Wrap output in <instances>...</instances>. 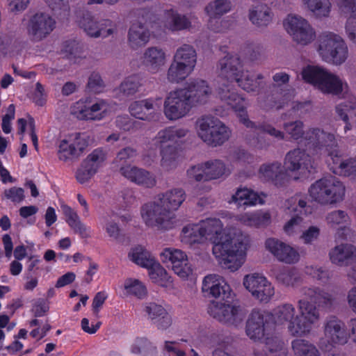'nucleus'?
Here are the masks:
<instances>
[{"label": "nucleus", "instance_id": "f704fd0d", "mask_svg": "<svg viewBox=\"0 0 356 356\" xmlns=\"http://www.w3.org/2000/svg\"><path fill=\"white\" fill-rule=\"evenodd\" d=\"M65 219L69 227L76 234L81 238H89L91 236L90 228L87 227L80 219L77 212L65 203L60 204Z\"/></svg>", "mask_w": 356, "mask_h": 356}, {"label": "nucleus", "instance_id": "ddd939ff", "mask_svg": "<svg viewBox=\"0 0 356 356\" xmlns=\"http://www.w3.org/2000/svg\"><path fill=\"white\" fill-rule=\"evenodd\" d=\"M186 92L181 88L169 92L163 102V113L170 121L186 117L193 108Z\"/></svg>", "mask_w": 356, "mask_h": 356}, {"label": "nucleus", "instance_id": "774afa93", "mask_svg": "<svg viewBox=\"0 0 356 356\" xmlns=\"http://www.w3.org/2000/svg\"><path fill=\"white\" fill-rule=\"evenodd\" d=\"M144 311L147 318L153 323L167 311L163 307L154 302H149L145 305Z\"/></svg>", "mask_w": 356, "mask_h": 356}, {"label": "nucleus", "instance_id": "dca6fc26", "mask_svg": "<svg viewBox=\"0 0 356 356\" xmlns=\"http://www.w3.org/2000/svg\"><path fill=\"white\" fill-rule=\"evenodd\" d=\"M243 285L252 297L260 302H268L275 295L273 284L261 273H252L245 275Z\"/></svg>", "mask_w": 356, "mask_h": 356}, {"label": "nucleus", "instance_id": "bb28decb", "mask_svg": "<svg viewBox=\"0 0 356 356\" xmlns=\"http://www.w3.org/2000/svg\"><path fill=\"white\" fill-rule=\"evenodd\" d=\"M186 92L187 97L193 106L206 103L212 95V88L209 83L202 79L191 80L181 88Z\"/></svg>", "mask_w": 356, "mask_h": 356}, {"label": "nucleus", "instance_id": "4c0bfd02", "mask_svg": "<svg viewBox=\"0 0 356 356\" xmlns=\"http://www.w3.org/2000/svg\"><path fill=\"white\" fill-rule=\"evenodd\" d=\"M272 215L269 211L258 210L245 213L238 217V220L244 225L261 228L266 227L271 223Z\"/></svg>", "mask_w": 356, "mask_h": 356}, {"label": "nucleus", "instance_id": "e2e57ef3", "mask_svg": "<svg viewBox=\"0 0 356 356\" xmlns=\"http://www.w3.org/2000/svg\"><path fill=\"white\" fill-rule=\"evenodd\" d=\"M227 161L232 165L243 166L246 163H250L253 161L252 156L243 149H236L229 154Z\"/></svg>", "mask_w": 356, "mask_h": 356}, {"label": "nucleus", "instance_id": "338daca9", "mask_svg": "<svg viewBox=\"0 0 356 356\" xmlns=\"http://www.w3.org/2000/svg\"><path fill=\"white\" fill-rule=\"evenodd\" d=\"M187 177L191 180L196 181H208L206 176L205 163L191 166L187 170Z\"/></svg>", "mask_w": 356, "mask_h": 356}, {"label": "nucleus", "instance_id": "13d9d810", "mask_svg": "<svg viewBox=\"0 0 356 356\" xmlns=\"http://www.w3.org/2000/svg\"><path fill=\"white\" fill-rule=\"evenodd\" d=\"M291 348L294 356H309L318 351L314 344L302 339L293 340L291 342Z\"/></svg>", "mask_w": 356, "mask_h": 356}, {"label": "nucleus", "instance_id": "c9c22d12", "mask_svg": "<svg viewBox=\"0 0 356 356\" xmlns=\"http://www.w3.org/2000/svg\"><path fill=\"white\" fill-rule=\"evenodd\" d=\"M329 254L332 263L339 266H348L356 262V248L351 245H337Z\"/></svg>", "mask_w": 356, "mask_h": 356}, {"label": "nucleus", "instance_id": "4d7b16f0", "mask_svg": "<svg viewBox=\"0 0 356 356\" xmlns=\"http://www.w3.org/2000/svg\"><path fill=\"white\" fill-rule=\"evenodd\" d=\"M68 139L77 157H80L89 145L90 137L86 134L76 133L68 136Z\"/></svg>", "mask_w": 356, "mask_h": 356}, {"label": "nucleus", "instance_id": "79ce46f5", "mask_svg": "<svg viewBox=\"0 0 356 356\" xmlns=\"http://www.w3.org/2000/svg\"><path fill=\"white\" fill-rule=\"evenodd\" d=\"M296 315V309L291 304L280 305L270 314L275 324L280 325H286L289 332L291 323L295 321Z\"/></svg>", "mask_w": 356, "mask_h": 356}, {"label": "nucleus", "instance_id": "2eb2a0df", "mask_svg": "<svg viewBox=\"0 0 356 356\" xmlns=\"http://www.w3.org/2000/svg\"><path fill=\"white\" fill-rule=\"evenodd\" d=\"M284 167L295 180L307 177L314 168V162L304 149L296 148L285 156Z\"/></svg>", "mask_w": 356, "mask_h": 356}, {"label": "nucleus", "instance_id": "4be33fe9", "mask_svg": "<svg viewBox=\"0 0 356 356\" xmlns=\"http://www.w3.org/2000/svg\"><path fill=\"white\" fill-rule=\"evenodd\" d=\"M196 20L193 15H182L173 9L167 10L162 17L161 31L174 33L191 29L193 27V23H195Z\"/></svg>", "mask_w": 356, "mask_h": 356}, {"label": "nucleus", "instance_id": "09e8293b", "mask_svg": "<svg viewBox=\"0 0 356 356\" xmlns=\"http://www.w3.org/2000/svg\"><path fill=\"white\" fill-rule=\"evenodd\" d=\"M282 173V164L276 161L261 165L259 168L258 175L259 179L264 181H273L277 184L279 177Z\"/></svg>", "mask_w": 356, "mask_h": 356}, {"label": "nucleus", "instance_id": "7c9ffc66", "mask_svg": "<svg viewBox=\"0 0 356 356\" xmlns=\"http://www.w3.org/2000/svg\"><path fill=\"white\" fill-rule=\"evenodd\" d=\"M155 197L170 214H175L186 200V194L182 188H175L160 193Z\"/></svg>", "mask_w": 356, "mask_h": 356}, {"label": "nucleus", "instance_id": "5701e85b", "mask_svg": "<svg viewBox=\"0 0 356 356\" xmlns=\"http://www.w3.org/2000/svg\"><path fill=\"white\" fill-rule=\"evenodd\" d=\"M80 27L92 38H106L117 33V26L108 19L97 21L93 17L84 15L79 21Z\"/></svg>", "mask_w": 356, "mask_h": 356}, {"label": "nucleus", "instance_id": "423d86ee", "mask_svg": "<svg viewBox=\"0 0 356 356\" xmlns=\"http://www.w3.org/2000/svg\"><path fill=\"white\" fill-rule=\"evenodd\" d=\"M308 192L310 197L320 204H334L343 200L346 186L339 179L330 175L314 181Z\"/></svg>", "mask_w": 356, "mask_h": 356}, {"label": "nucleus", "instance_id": "f3484780", "mask_svg": "<svg viewBox=\"0 0 356 356\" xmlns=\"http://www.w3.org/2000/svg\"><path fill=\"white\" fill-rule=\"evenodd\" d=\"M220 99L229 106L237 115L240 122L247 128L253 129L255 124L250 120L247 113L248 103L245 99L232 90L228 85L222 84L218 89Z\"/></svg>", "mask_w": 356, "mask_h": 356}, {"label": "nucleus", "instance_id": "0e129e2a", "mask_svg": "<svg viewBox=\"0 0 356 356\" xmlns=\"http://www.w3.org/2000/svg\"><path fill=\"white\" fill-rule=\"evenodd\" d=\"M1 198L14 204H19L25 198L24 191L22 188L13 186L3 191Z\"/></svg>", "mask_w": 356, "mask_h": 356}, {"label": "nucleus", "instance_id": "ea45409f", "mask_svg": "<svg viewBox=\"0 0 356 356\" xmlns=\"http://www.w3.org/2000/svg\"><path fill=\"white\" fill-rule=\"evenodd\" d=\"M150 33L145 24L136 22L131 25L128 34V42L131 48L136 49L145 46L149 40Z\"/></svg>", "mask_w": 356, "mask_h": 356}, {"label": "nucleus", "instance_id": "39448f33", "mask_svg": "<svg viewBox=\"0 0 356 356\" xmlns=\"http://www.w3.org/2000/svg\"><path fill=\"white\" fill-rule=\"evenodd\" d=\"M316 50L322 60L341 65L349 57L348 47L344 39L332 31H323L317 37Z\"/></svg>", "mask_w": 356, "mask_h": 356}, {"label": "nucleus", "instance_id": "c03bdc74", "mask_svg": "<svg viewBox=\"0 0 356 356\" xmlns=\"http://www.w3.org/2000/svg\"><path fill=\"white\" fill-rule=\"evenodd\" d=\"M305 8L317 19L330 17L332 3L330 0H301Z\"/></svg>", "mask_w": 356, "mask_h": 356}, {"label": "nucleus", "instance_id": "393cba45", "mask_svg": "<svg viewBox=\"0 0 356 356\" xmlns=\"http://www.w3.org/2000/svg\"><path fill=\"white\" fill-rule=\"evenodd\" d=\"M119 171L122 177L138 186L151 188L156 184L155 175L144 168L126 164L122 165Z\"/></svg>", "mask_w": 356, "mask_h": 356}, {"label": "nucleus", "instance_id": "c85d7f7f", "mask_svg": "<svg viewBox=\"0 0 356 356\" xmlns=\"http://www.w3.org/2000/svg\"><path fill=\"white\" fill-rule=\"evenodd\" d=\"M189 130L184 127L171 126L160 130L154 142L155 145H180L188 135Z\"/></svg>", "mask_w": 356, "mask_h": 356}, {"label": "nucleus", "instance_id": "0eeeda50", "mask_svg": "<svg viewBox=\"0 0 356 356\" xmlns=\"http://www.w3.org/2000/svg\"><path fill=\"white\" fill-rule=\"evenodd\" d=\"M197 55L195 48L187 44L177 49L172 61L167 71L166 78L170 83L183 81L194 71Z\"/></svg>", "mask_w": 356, "mask_h": 356}, {"label": "nucleus", "instance_id": "603ef678", "mask_svg": "<svg viewBox=\"0 0 356 356\" xmlns=\"http://www.w3.org/2000/svg\"><path fill=\"white\" fill-rule=\"evenodd\" d=\"M125 294L134 296L141 299L147 295V289L145 284L137 279L127 278L123 284Z\"/></svg>", "mask_w": 356, "mask_h": 356}, {"label": "nucleus", "instance_id": "5fc2aeb1", "mask_svg": "<svg viewBox=\"0 0 356 356\" xmlns=\"http://www.w3.org/2000/svg\"><path fill=\"white\" fill-rule=\"evenodd\" d=\"M264 343L269 356H286L287 350L284 343L277 337H266Z\"/></svg>", "mask_w": 356, "mask_h": 356}, {"label": "nucleus", "instance_id": "6e6552de", "mask_svg": "<svg viewBox=\"0 0 356 356\" xmlns=\"http://www.w3.org/2000/svg\"><path fill=\"white\" fill-rule=\"evenodd\" d=\"M197 136L207 145L212 147L222 145L232 136L231 129L218 118L203 115L196 121Z\"/></svg>", "mask_w": 356, "mask_h": 356}, {"label": "nucleus", "instance_id": "f03ea898", "mask_svg": "<svg viewBox=\"0 0 356 356\" xmlns=\"http://www.w3.org/2000/svg\"><path fill=\"white\" fill-rule=\"evenodd\" d=\"M303 297L298 300V314L291 323L289 334L293 337H305L309 334L313 327L318 323L321 314L316 306L328 307L334 300L333 295L318 288H305Z\"/></svg>", "mask_w": 356, "mask_h": 356}, {"label": "nucleus", "instance_id": "a18cd8bd", "mask_svg": "<svg viewBox=\"0 0 356 356\" xmlns=\"http://www.w3.org/2000/svg\"><path fill=\"white\" fill-rule=\"evenodd\" d=\"M327 69L316 65H307L301 70V78L307 83L312 85L314 88L318 89L322 79L326 73Z\"/></svg>", "mask_w": 356, "mask_h": 356}, {"label": "nucleus", "instance_id": "9b49d317", "mask_svg": "<svg viewBox=\"0 0 356 356\" xmlns=\"http://www.w3.org/2000/svg\"><path fill=\"white\" fill-rule=\"evenodd\" d=\"M323 336L319 339L318 346L325 352L331 351L336 346H343L348 342V334L345 323L332 316L323 323Z\"/></svg>", "mask_w": 356, "mask_h": 356}, {"label": "nucleus", "instance_id": "c756f323", "mask_svg": "<svg viewBox=\"0 0 356 356\" xmlns=\"http://www.w3.org/2000/svg\"><path fill=\"white\" fill-rule=\"evenodd\" d=\"M160 98L145 99L131 102L129 106V112L133 117L145 121L152 118V113L159 108Z\"/></svg>", "mask_w": 356, "mask_h": 356}, {"label": "nucleus", "instance_id": "cd10ccee", "mask_svg": "<svg viewBox=\"0 0 356 356\" xmlns=\"http://www.w3.org/2000/svg\"><path fill=\"white\" fill-rule=\"evenodd\" d=\"M142 63L150 74H154L160 72L167 63L165 51L157 47L147 48L142 56Z\"/></svg>", "mask_w": 356, "mask_h": 356}, {"label": "nucleus", "instance_id": "6ab92c4d", "mask_svg": "<svg viewBox=\"0 0 356 356\" xmlns=\"http://www.w3.org/2000/svg\"><path fill=\"white\" fill-rule=\"evenodd\" d=\"M111 106L104 99L80 100L72 107L71 113L76 118L85 120H101L111 111Z\"/></svg>", "mask_w": 356, "mask_h": 356}, {"label": "nucleus", "instance_id": "b1692460", "mask_svg": "<svg viewBox=\"0 0 356 356\" xmlns=\"http://www.w3.org/2000/svg\"><path fill=\"white\" fill-rule=\"evenodd\" d=\"M201 290L204 296L214 298H229L233 292L226 280L216 273L209 274L203 278Z\"/></svg>", "mask_w": 356, "mask_h": 356}, {"label": "nucleus", "instance_id": "473e14b6", "mask_svg": "<svg viewBox=\"0 0 356 356\" xmlns=\"http://www.w3.org/2000/svg\"><path fill=\"white\" fill-rule=\"evenodd\" d=\"M337 6L340 12L348 15L345 25V31L348 40L356 44V0H339Z\"/></svg>", "mask_w": 356, "mask_h": 356}, {"label": "nucleus", "instance_id": "412c9836", "mask_svg": "<svg viewBox=\"0 0 356 356\" xmlns=\"http://www.w3.org/2000/svg\"><path fill=\"white\" fill-rule=\"evenodd\" d=\"M264 247L277 261L286 264H295L300 259L298 250L289 243L275 238H268Z\"/></svg>", "mask_w": 356, "mask_h": 356}, {"label": "nucleus", "instance_id": "a19ab883", "mask_svg": "<svg viewBox=\"0 0 356 356\" xmlns=\"http://www.w3.org/2000/svg\"><path fill=\"white\" fill-rule=\"evenodd\" d=\"M248 17L250 22L257 27L267 26L272 21L271 9L264 3L252 6L249 10Z\"/></svg>", "mask_w": 356, "mask_h": 356}, {"label": "nucleus", "instance_id": "9d476101", "mask_svg": "<svg viewBox=\"0 0 356 356\" xmlns=\"http://www.w3.org/2000/svg\"><path fill=\"white\" fill-rule=\"evenodd\" d=\"M285 209L292 214L283 227V230L288 236H295L302 232L304 217L311 213V208L307 204L306 197L296 194L289 198L284 203Z\"/></svg>", "mask_w": 356, "mask_h": 356}, {"label": "nucleus", "instance_id": "69168bd1", "mask_svg": "<svg viewBox=\"0 0 356 356\" xmlns=\"http://www.w3.org/2000/svg\"><path fill=\"white\" fill-rule=\"evenodd\" d=\"M17 124L19 127V133L20 134H24L26 130V127H28L29 130L30 131V136L33 143V146L36 149L38 148V137L35 133V124L33 118H30L28 121L23 118H19L17 120Z\"/></svg>", "mask_w": 356, "mask_h": 356}, {"label": "nucleus", "instance_id": "49530a36", "mask_svg": "<svg viewBox=\"0 0 356 356\" xmlns=\"http://www.w3.org/2000/svg\"><path fill=\"white\" fill-rule=\"evenodd\" d=\"M207 180H214L222 177L228 176L232 169L225 165V163L219 159L211 160L205 162Z\"/></svg>", "mask_w": 356, "mask_h": 356}, {"label": "nucleus", "instance_id": "aec40b11", "mask_svg": "<svg viewBox=\"0 0 356 356\" xmlns=\"http://www.w3.org/2000/svg\"><path fill=\"white\" fill-rule=\"evenodd\" d=\"M55 25V20L49 15L38 13L29 19L26 33L31 41L40 42L52 32Z\"/></svg>", "mask_w": 356, "mask_h": 356}, {"label": "nucleus", "instance_id": "bf43d9fd", "mask_svg": "<svg viewBox=\"0 0 356 356\" xmlns=\"http://www.w3.org/2000/svg\"><path fill=\"white\" fill-rule=\"evenodd\" d=\"M57 156L63 162H69L77 159L68 137L59 141Z\"/></svg>", "mask_w": 356, "mask_h": 356}, {"label": "nucleus", "instance_id": "4468645a", "mask_svg": "<svg viewBox=\"0 0 356 356\" xmlns=\"http://www.w3.org/2000/svg\"><path fill=\"white\" fill-rule=\"evenodd\" d=\"M283 24L293 41L300 46H307L316 38L315 29L307 19L300 16L288 15Z\"/></svg>", "mask_w": 356, "mask_h": 356}, {"label": "nucleus", "instance_id": "3c124183", "mask_svg": "<svg viewBox=\"0 0 356 356\" xmlns=\"http://www.w3.org/2000/svg\"><path fill=\"white\" fill-rule=\"evenodd\" d=\"M231 7L229 0H214L208 3L204 10L211 19H215L228 13Z\"/></svg>", "mask_w": 356, "mask_h": 356}, {"label": "nucleus", "instance_id": "de8ad7c7", "mask_svg": "<svg viewBox=\"0 0 356 356\" xmlns=\"http://www.w3.org/2000/svg\"><path fill=\"white\" fill-rule=\"evenodd\" d=\"M128 258L136 265L146 268L155 259L152 253L142 245H136L129 250Z\"/></svg>", "mask_w": 356, "mask_h": 356}, {"label": "nucleus", "instance_id": "a211bd4d", "mask_svg": "<svg viewBox=\"0 0 356 356\" xmlns=\"http://www.w3.org/2000/svg\"><path fill=\"white\" fill-rule=\"evenodd\" d=\"M161 262L170 265L173 272L183 280L188 279L193 273L191 264L187 254L182 250L172 248H164L159 253Z\"/></svg>", "mask_w": 356, "mask_h": 356}, {"label": "nucleus", "instance_id": "7ed1b4c3", "mask_svg": "<svg viewBox=\"0 0 356 356\" xmlns=\"http://www.w3.org/2000/svg\"><path fill=\"white\" fill-rule=\"evenodd\" d=\"M308 134L307 138L313 145L327 152L330 170L338 176L348 177L356 182V155L345 156L338 147L334 134L332 133L323 129H313Z\"/></svg>", "mask_w": 356, "mask_h": 356}, {"label": "nucleus", "instance_id": "680f3d73", "mask_svg": "<svg viewBox=\"0 0 356 356\" xmlns=\"http://www.w3.org/2000/svg\"><path fill=\"white\" fill-rule=\"evenodd\" d=\"M156 351V347L147 339L137 338L131 346V352L134 354L148 355Z\"/></svg>", "mask_w": 356, "mask_h": 356}, {"label": "nucleus", "instance_id": "e433bc0d", "mask_svg": "<svg viewBox=\"0 0 356 356\" xmlns=\"http://www.w3.org/2000/svg\"><path fill=\"white\" fill-rule=\"evenodd\" d=\"M160 149V166L164 171H171L177 168L180 162V154L176 146L172 145H156Z\"/></svg>", "mask_w": 356, "mask_h": 356}, {"label": "nucleus", "instance_id": "6e6d98bb", "mask_svg": "<svg viewBox=\"0 0 356 356\" xmlns=\"http://www.w3.org/2000/svg\"><path fill=\"white\" fill-rule=\"evenodd\" d=\"M140 86V77L138 75H132L126 78L122 82L118 90L122 95L127 97L137 92Z\"/></svg>", "mask_w": 356, "mask_h": 356}, {"label": "nucleus", "instance_id": "f257e3e1", "mask_svg": "<svg viewBox=\"0 0 356 356\" xmlns=\"http://www.w3.org/2000/svg\"><path fill=\"white\" fill-rule=\"evenodd\" d=\"M180 241L193 248L207 241L212 243V254L218 264L230 272L239 270L246 260L251 246L250 237L235 228H224L217 218H207L183 226Z\"/></svg>", "mask_w": 356, "mask_h": 356}, {"label": "nucleus", "instance_id": "72a5a7b5", "mask_svg": "<svg viewBox=\"0 0 356 356\" xmlns=\"http://www.w3.org/2000/svg\"><path fill=\"white\" fill-rule=\"evenodd\" d=\"M317 90L323 94L339 95L348 91V85L345 80L327 70Z\"/></svg>", "mask_w": 356, "mask_h": 356}, {"label": "nucleus", "instance_id": "8fccbe9b", "mask_svg": "<svg viewBox=\"0 0 356 356\" xmlns=\"http://www.w3.org/2000/svg\"><path fill=\"white\" fill-rule=\"evenodd\" d=\"M100 224L108 236L113 241L119 242L122 238V233L115 219L108 215L103 216L99 219Z\"/></svg>", "mask_w": 356, "mask_h": 356}, {"label": "nucleus", "instance_id": "052dcab7", "mask_svg": "<svg viewBox=\"0 0 356 356\" xmlns=\"http://www.w3.org/2000/svg\"><path fill=\"white\" fill-rule=\"evenodd\" d=\"M327 224L333 228L345 227L349 221L348 214L341 210H337L330 212L326 216Z\"/></svg>", "mask_w": 356, "mask_h": 356}, {"label": "nucleus", "instance_id": "20e7f679", "mask_svg": "<svg viewBox=\"0 0 356 356\" xmlns=\"http://www.w3.org/2000/svg\"><path fill=\"white\" fill-rule=\"evenodd\" d=\"M216 69L219 77L229 82H236L239 87L248 92L256 91L259 87L257 80L264 79L261 73L254 74L244 70L241 59L234 53H228L220 58Z\"/></svg>", "mask_w": 356, "mask_h": 356}, {"label": "nucleus", "instance_id": "2f4dec72", "mask_svg": "<svg viewBox=\"0 0 356 356\" xmlns=\"http://www.w3.org/2000/svg\"><path fill=\"white\" fill-rule=\"evenodd\" d=\"M266 195L263 193H259L251 188L241 187L237 188L232 195L229 203L234 202L238 207H254L257 204L265 203Z\"/></svg>", "mask_w": 356, "mask_h": 356}, {"label": "nucleus", "instance_id": "37998d69", "mask_svg": "<svg viewBox=\"0 0 356 356\" xmlns=\"http://www.w3.org/2000/svg\"><path fill=\"white\" fill-rule=\"evenodd\" d=\"M150 280L163 287H169L172 285V279L163 266L155 259L146 268Z\"/></svg>", "mask_w": 356, "mask_h": 356}, {"label": "nucleus", "instance_id": "864d4df0", "mask_svg": "<svg viewBox=\"0 0 356 356\" xmlns=\"http://www.w3.org/2000/svg\"><path fill=\"white\" fill-rule=\"evenodd\" d=\"M356 111V97L349 96L348 99L343 100L337 105L335 108L336 113L340 120H346L352 117Z\"/></svg>", "mask_w": 356, "mask_h": 356}, {"label": "nucleus", "instance_id": "1a4fd4ad", "mask_svg": "<svg viewBox=\"0 0 356 356\" xmlns=\"http://www.w3.org/2000/svg\"><path fill=\"white\" fill-rule=\"evenodd\" d=\"M140 216L147 227L159 232H166L175 227V214H170L156 197L141 207Z\"/></svg>", "mask_w": 356, "mask_h": 356}, {"label": "nucleus", "instance_id": "a878e982", "mask_svg": "<svg viewBox=\"0 0 356 356\" xmlns=\"http://www.w3.org/2000/svg\"><path fill=\"white\" fill-rule=\"evenodd\" d=\"M270 314L264 311L253 309L246 323L245 332L248 337L254 341L263 339Z\"/></svg>", "mask_w": 356, "mask_h": 356}, {"label": "nucleus", "instance_id": "58836bf2", "mask_svg": "<svg viewBox=\"0 0 356 356\" xmlns=\"http://www.w3.org/2000/svg\"><path fill=\"white\" fill-rule=\"evenodd\" d=\"M283 127L291 138L298 140H301L304 142L305 145L308 146L309 149H314V150H320L317 147L312 145L310 140L307 138L309 132L313 129H321L320 128L314 127L309 129L306 132L304 131V124L300 120H296L294 122H286L284 124Z\"/></svg>", "mask_w": 356, "mask_h": 356}, {"label": "nucleus", "instance_id": "f8f14e48", "mask_svg": "<svg viewBox=\"0 0 356 356\" xmlns=\"http://www.w3.org/2000/svg\"><path fill=\"white\" fill-rule=\"evenodd\" d=\"M208 313L217 321L234 327L240 325L246 314L239 305L228 300L212 301L208 307Z\"/></svg>", "mask_w": 356, "mask_h": 356}]
</instances>
